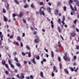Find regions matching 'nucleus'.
I'll list each match as a JSON object with an SVG mask.
<instances>
[{
	"label": "nucleus",
	"mask_w": 79,
	"mask_h": 79,
	"mask_svg": "<svg viewBox=\"0 0 79 79\" xmlns=\"http://www.w3.org/2000/svg\"><path fill=\"white\" fill-rule=\"evenodd\" d=\"M5 48L6 50H8V48L6 47H5Z\"/></svg>",
	"instance_id": "obj_60"
},
{
	"label": "nucleus",
	"mask_w": 79,
	"mask_h": 79,
	"mask_svg": "<svg viewBox=\"0 0 79 79\" xmlns=\"http://www.w3.org/2000/svg\"><path fill=\"white\" fill-rule=\"evenodd\" d=\"M33 34L34 35H36L37 34V31H34L33 32Z\"/></svg>",
	"instance_id": "obj_40"
},
{
	"label": "nucleus",
	"mask_w": 79,
	"mask_h": 79,
	"mask_svg": "<svg viewBox=\"0 0 79 79\" xmlns=\"http://www.w3.org/2000/svg\"><path fill=\"white\" fill-rule=\"evenodd\" d=\"M40 76L41 77H44L43 72H40Z\"/></svg>",
	"instance_id": "obj_18"
},
{
	"label": "nucleus",
	"mask_w": 79,
	"mask_h": 79,
	"mask_svg": "<svg viewBox=\"0 0 79 79\" xmlns=\"http://www.w3.org/2000/svg\"><path fill=\"white\" fill-rule=\"evenodd\" d=\"M28 7H29V6L27 4H26L24 6V7L25 8H28Z\"/></svg>",
	"instance_id": "obj_20"
},
{
	"label": "nucleus",
	"mask_w": 79,
	"mask_h": 79,
	"mask_svg": "<svg viewBox=\"0 0 79 79\" xmlns=\"http://www.w3.org/2000/svg\"><path fill=\"white\" fill-rule=\"evenodd\" d=\"M17 39L18 40L20 41V40H21V38L19 36H18L17 38Z\"/></svg>",
	"instance_id": "obj_32"
},
{
	"label": "nucleus",
	"mask_w": 79,
	"mask_h": 79,
	"mask_svg": "<svg viewBox=\"0 0 79 79\" xmlns=\"http://www.w3.org/2000/svg\"><path fill=\"white\" fill-rule=\"evenodd\" d=\"M8 62L9 64H10V65H11V68H14L15 67H14V65L13 64H11V61L10 60H8Z\"/></svg>",
	"instance_id": "obj_3"
},
{
	"label": "nucleus",
	"mask_w": 79,
	"mask_h": 79,
	"mask_svg": "<svg viewBox=\"0 0 79 79\" xmlns=\"http://www.w3.org/2000/svg\"><path fill=\"white\" fill-rule=\"evenodd\" d=\"M26 79H30V77L28 76L26 77Z\"/></svg>",
	"instance_id": "obj_55"
},
{
	"label": "nucleus",
	"mask_w": 79,
	"mask_h": 79,
	"mask_svg": "<svg viewBox=\"0 0 79 79\" xmlns=\"http://www.w3.org/2000/svg\"><path fill=\"white\" fill-rule=\"evenodd\" d=\"M70 8L72 10V11H74V8H73V6H72L70 5Z\"/></svg>",
	"instance_id": "obj_30"
},
{
	"label": "nucleus",
	"mask_w": 79,
	"mask_h": 79,
	"mask_svg": "<svg viewBox=\"0 0 79 79\" xmlns=\"http://www.w3.org/2000/svg\"><path fill=\"white\" fill-rule=\"evenodd\" d=\"M3 13H6V10H5V9H3Z\"/></svg>",
	"instance_id": "obj_36"
},
{
	"label": "nucleus",
	"mask_w": 79,
	"mask_h": 79,
	"mask_svg": "<svg viewBox=\"0 0 79 79\" xmlns=\"http://www.w3.org/2000/svg\"><path fill=\"white\" fill-rule=\"evenodd\" d=\"M64 71L65 73H66V74H68V75L69 74V72H68V70H67V69H64Z\"/></svg>",
	"instance_id": "obj_10"
},
{
	"label": "nucleus",
	"mask_w": 79,
	"mask_h": 79,
	"mask_svg": "<svg viewBox=\"0 0 79 79\" xmlns=\"http://www.w3.org/2000/svg\"><path fill=\"white\" fill-rule=\"evenodd\" d=\"M4 21L6 22L8 21V19L6 18V17L4 16Z\"/></svg>",
	"instance_id": "obj_14"
},
{
	"label": "nucleus",
	"mask_w": 79,
	"mask_h": 79,
	"mask_svg": "<svg viewBox=\"0 0 79 79\" xmlns=\"http://www.w3.org/2000/svg\"><path fill=\"white\" fill-rule=\"evenodd\" d=\"M58 44L59 45L58 46V47H61V44H60V42L59 41L58 42Z\"/></svg>",
	"instance_id": "obj_22"
},
{
	"label": "nucleus",
	"mask_w": 79,
	"mask_h": 79,
	"mask_svg": "<svg viewBox=\"0 0 79 79\" xmlns=\"http://www.w3.org/2000/svg\"><path fill=\"white\" fill-rule=\"evenodd\" d=\"M76 48H77V50H79V46H77L76 47Z\"/></svg>",
	"instance_id": "obj_63"
},
{
	"label": "nucleus",
	"mask_w": 79,
	"mask_h": 79,
	"mask_svg": "<svg viewBox=\"0 0 79 79\" xmlns=\"http://www.w3.org/2000/svg\"><path fill=\"white\" fill-rule=\"evenodd\" d=\"M22 55H23V56H25V55H26V53L23 52H22Z\"/></svg>",
	"instance_id": "obj_46"
},
{
	"label": "nucleus",
	"mask_w": 79,
	"mask_h": 79,
	"mask_svg": "<svg viewBox=\"0 0 79 79\" xmlns=\"http://www.w3.org/2000/svg\"><path fill=\"white\" fill-rule=\"evenodd\" d=\"M36 39L35 40V43H38L40 41V38H39V37L38 35H36L35 37Z\"/></svg>",
	"instance_id": "obj_1"
},
{
	"label": "nucleus",
	"mask_w": 79,
	"mask_h": 79,
	"mask_svg": "<svg viewBox=\"0 0 79 79\" xmlns=\"http://www.w3.org/2000/svg\"><path fill=\"white\" fill-rule=\"evenodd\" d=\"M57 29L58 31H59V32H61V28H60V27L59 26L58 27Z\"/></svg>",
	"instance_id": "obj_19"
},
{
	"label": "nucleus",
	"mask_w": 79,
	"mask_h": 79,
	"mask_svg": "<svg viewBox=\"0 0 79 79\" xmlns=\"http://www.w3.org/2000/svg\"><path fill=\"white\" fill-rule=\"evenodd\" d=\"M23 22L25 23H26V21L24 19H23Z\"/></svg>",
	"instance_id": "obj_57"
},
{
	"label": "nucleus",
	"mask_w": 79,
	"mask_h": 79,
	"mask_svg": "<svg viewBox=\"0 0 79 79\" xmlns=\"http://www.w3.org/2000/svg\"><path fill=\"white\" fill-rule=\"evenodd\" d=\"M40 5H44V3H43V2H40Z\"/></svg>",
	"instance_id": "obj_47"
},
{
	"label": "nucleus",
	"mask_w": 79,
	"mask_h": 79,
	"mask_svg": "<svg viewBox=\"0 0 79 79\" xmlns=\"http://www.w3.org/2000/svg\"><path fill=\"white\" fill-rule=\"evenodd\" d=\"M40 13L41 15H43V16H45L44 11H42V10H40Z\"/></svg>",
	"instance_id": "obj_5"
},
{
	"label": "nucleus",
	"mask_w": 79,
	"mask_h": 79,
	"mask_svg": "<svg viewBox=\"0 0 79 79\" xmlns=\"http://www.w3.org/2000/svg\"><path fill=\"white\" fill-rule=\"evenodd\" d=\"M51 56L52 58H53V57L54 56V53H53V51L51 52Z\"/></svg>",
	"instance_id": "obj_15"
},
{
	"label": "nucleus",
	"mask_w": 79,
	"mask_h": 79,
	"mask_svg": "<svg viewBox=\"0 0 79 79\" xmlns=\"http://www.w3.org/2000/svg\"><path fill=\"white\" fill-rule=\"evenodd\" d=\"M63 10L64 11H66V6H64Z\"/></svg>",
	"instance_id": "obj_23"
},
{
	"label": "nucleus",
	"mask_w": 79,
	"mask_h": 79,
	"mask_svg": "<svg viewBox=\"0 0 79 79\" xmlns=\"http://www.w3.org/2000/svg\"><path fill=\"white\" fill-rule=\"evenodd\" d=\"M72 27H73V28H74L75 27V25H73L72 26Z\"/></svg>",
	"instance_id": "obj_64"
},
{
	"label": "nucleus",
	"mask_w": 79,
	"mask_h": 79,
	"mask_svg": "<svg viewBox=\"0 0 79 79\" xmlns=\"http://www.w3.org/2000/svg\"><path fill=\"white\" fill-rule=\"evenodd\" d=\"M24 74L23 73H22L21 75V79H24Z\"/></svg>",
	"instance_id": "obj_9"
},
{
	"label": "nucleus",
	"mask_w": 79,
	"mask_h": 79,
	"mask_svg": "<svg viewBox=\"0 0 79 79\" xmlns=\"http://www.w3.org/2000/svg\"><path fill=\"white\" fill-rule=\"evenodd\" d=\"M65 20V17L63 16L62 18V21H64Z\"/></svg>",
	"instance_id": "obj_35"
},
{
	"label": "nucleus",
	"mask_w": 79,
	"mask_h": 79,
	"mask_svg": "<svg viewBox=\"0 0 79 79\" xmlns=\"http://www.w3.org/2000/svg\"><path fill=\"white\" fill-rule=\"evenodd\" d=\"M76 58H77V57L76 56H73V58L74 60H76Z\"/></svg>",
	"instance_id": "obj_51"
},
{
	"label": "nucleus",
	"mask_w": 79,
	"mask_h": 79,
	"mask_svg": "<svg viewBox=\"0 0 79 79\" xmlns=\"http://www.w3.org/2000/svg\"><path fill=\"white\" fill-rule=\"evenodd\" d=\"M64 56H63V58L65 61L67 60V58H68V56H67V53H65L64 54Z\"/></svg>",
	"instance_id": "obj_2"
},
{
	"label": "nucleus",
	"mask_w": 79,
	"mask_h": 79,
	"mask_svg": "<svg viewBox=\"0 0 79 79\" xmlns=\"http://www.w3.org/2000/svg\"><path fill=\"white\" fill-rule=\"evenodd\" d=\"M5 73H6V74L7 75H8V73H9V72H8V71H6Z\"/></svg>",
	"instance_id": "obj_44"
},
{
	"label": "nucleus",
	"mask_w": 79,
	"mask_h": 79,
	"mask_svg": "<svg viewBox=\"0 0 79 79\" xmlns=\"http://www.w3.org/2000/svg\"><path fill=\"white\" fill-rule=\"evenodd\" d=\"M36 58L37 59V60H39L40 58V57H39V56H37L36 57Z\"/></svg>",
	"instance_id": "obj_50"
},
{
	"label": "nucleus",
	"mask_w": 79,
	"mask_h": 79,
	"mask_svg": "<svg viewBox=\"0 0 79 79\" xmlns=\"http://www.w3.org/2000/svg\"><path fill=\"white\" fill-rule=\"evenodd\" d=\"M14 59H15V60L17 62V63L19 62L18 59V58H17L15 57L14 58Z\"/></svg>",
	"instance_id": "obj_21"
},
{
	"label": "nucleus",
	"mask_w": 79,
	"mask_h": 79,
	"mask_svg": "<svg viewBox=\"0 0 79 79\" xmlns=\"http://www.w3.org/2000/svg\"><path fill=\"white\" fill-rule=\"evenodd\" d=\"M6 9L7 10H8L9 9V4H7V7Z\"/></svg>",
	"instance_id": "obj_41"
},
{
	"label": "nucleus",
	"mask_w": 79,
	"mask_h": 79,
	"mask_svg": "<svg viewBox=\"0 0 79 79\" xmlns=\"http://www.w3.org/2000/svg\"><path fill=\"white\" fill-rule=\"evenodd\" d=\"M31 61H32V63H33L34 64H35V63H36L34 58H33V59H31Z\"/></svg>",
	"instance_id": "obj_8"
},
{
	"label": "nucleus",
	"mask_w": 79,
	"mask_h": 79,
	"mask_svg": "<svg viewBox=\"0 0 79 79\" xmlns=\"http://www.w3.org/2000/svg\"><path fill=\"white\" fill-rule=\"evenodd\" d=\"M58 60L59 61H61V58H60V57H58Z\"/></svg>",
	"instance_id": "obj_53"
},
{
	"label": "nucleus",
	"mask_w": 79,
	"mask_h": 79,
	"mask_svg": "<svg viewBox=\"0 0 79 79\" xmlns=\"http://www.w3.org/2000/svg\"><path fill=\"white\" fill-rule=\"evenodd\" d=\"M51 23L52 24L51 27L52 29L53 28V27H54V25H53V21H52L51 22Z\"/></svg>",
	"instance_id": "obj_11"
},
{
	"label": "nucleus",
	"mask_w": 79,
	"mask_h": 79,
	"mask_svg": "<svg viewBox=\"0 0 79 79\" xmlns=\"http://www.w3.org/2000/svg\"><path fill=\"white\" fill-rule=\"evenodd\" d=\"M54 73H53V72L52 73V77H54Z\"/></svg>",
	"instance_id": "obj_56"
},
{
	"label": "nucleus",
	"mask_w": 79,
	"mask_h": 79,
	"mask_svg": "<svg viewBox=\"0 0 79 79\" xmlns=\"http://www.w3.org/2000/svg\"><path fill=\"white\" fill-rule=\"evenodd\" d=\"M13 55H17V53L16 52H15L13 53Z\"/></svg>",
	"instance_id": "obj_59"
},
{
	"label": "nucleus",
	"mask_w": 79,
	"mask_h": 79,
	"mask_svg": "<svg viewBox=\"0 0 79 79\" xmlns=\"http://www.w3.org/2000/svg\"><path fill=\"white\" fill-rule=\"evenodd\" d=\"M22 16H23V13L21 12L20 13L19 16V17H21Z\"/></svg>",
	"instance_id": "obj_39"
},
{
	"label": "nucleus",
	"mask_w": 79,
	"mask_h": 79,
	"mask_svg": "<svg viewBox=\"0 0 79 79\" xmlns=\"http://www.w3.org/2000/svg\"><path fill=\"white\" fill-rule=\"evenodd\" d=\"M5 66L7 68V69H9V67H8V64H5Z\"/></svg>",
	"instance_id": "obj_27"
},
{
	"label": "nucleus",
	"mask_w": 79,
	"mask_h": 79,
	"mask_svg": "<svg viewBox=\"0 0 79 79\" xmlns=\"http://www.w3.org/2000/svg\"><path fill=\"white\" fill-rule=\"evenodd\" d=\"M13 35H10V39H13Z\"/></svg>",
	"instance_id": "obj_61"
},
{
	"label": "nucleus",
	"mask_w": 79,
	"mask_h": 79,
	"mask_svg": "<svg viewBox=\"0 0 79 79\" xmlns=\"http://www.w3.org/2000/svg\"><path fill=\"white\" fill-rule=\"evenodd\" d=\"M64 21H62L61 22L63 24V25H64V24H65V23H64Z\"/></svg>",
	"instance_id": "obj_54"
},
{
	"label": "nucleus",
	"mask_w": 79,
	"mask_h": 79,
	"mask_svg": "<svg viewBox=\"0 0 79 79\" xmlns=\"http://www.w3.org/2000/svg\"><path fill=\"white\" fill-rule=\"evenodd\" d=\"M70 70L72 71H74V69L73 68L71 67L70 68Z\"/></svg>",
	"instance_id": "obj_48"
},
{
	"label": "nucleus",
	"mask_w": 79,
	"mask_h": 79,
	"mask_svg": "<svg viewBox=\"0 0 79 79\" xmlns=\"http://www.w3.org/2000/svg\"><path fill=\"white\" fill-rule=\"evenodd\" d=\"M16 16V14H13V18H15V16Z\"/></svg>",
	"instance_id": "obj_45"
},
{
	"label": "nucleus",
	"mask_w": 79,
	"mask_h": 79,
	"mask_svg": "<svg viewBox=\"0 0 79 79\" xmlns=\"http://www.w3.org/2000/svg\"><path fill=\"white\" fill-rule=\"evenodd\" d=\"M73 2V1L72 0H69V5H71V3H72Z\"/></svg>",
	"instance_id": "obj_24"
},
{
	"label": "nucleus",
	"mask_w": 79,
	"mask_h": 79,
	"mask_svg": "<svg viewBox=\"0 0 79 79\" xmlns=\"http://www.w3.org/2000/svg\"><path fill=\"white\" fill-rule=\"evenodd\" d=\"M58 23L59 24H61V19H58Z\"/></svg>",
	"instance_id": "obj_26"
},
{
	"label": "nucleus",
	"mask_w": 79,
	"mask_h": 79,
	"mask_svg": "<svg viewBox=\"0 0 79 79\" xmlns=\"http://www.w3.org/2000/svg\"><path fill=\"white\" fill-rule=\"evenodd\" d=\"M20 46H21L22 47H23V43L22 42H21L20 43Z\"/></svg>",
	"instance_id": "obj_52"
},
{
	"label": "nucleus",
	"mask_w": 79,
	"mask_h": 79,
	"mask_svg": "<svg viewBox=\"0 0 79 79\" xmlns=\"http://www.w3.org/2000/svg\"><path fill=\"white\" fill-rule=\"evenodd\" d=\"M74 2L75 3H77V2H78V0H74Z\"/></svg>",
	"instance_id": "obj_49"
},
{
	"label": "nucleus",
	"mask_w": 79,
	"mask_h": 79,
	"mask_svg": "<svg viewBox=\"0 0 79 79\" xmlns=\"http://www.w3.org/2000/svg\"><path fill=\"white\" fill-rule=\"evenodd\" d=\"M55 14L56 15H57L58 14V10H56Z\"/></svg>",
	"instance_id": "obj_16"
},
{
	"label": "nucleus",
	"mask_w": 79,
	"mask_h": 79,
	"mask_svg": "<svg viewBox=\"0 0 79 79\" xmlns=\"http://www.w3.org/2000/svg\"><path fill=\"white\" fill-rule=\"evenodd\" d=\"M76 4H77V6H79V2H77V3H76Z\"/></svg>",
	"instance_id": "obj_43"
},
{
	"label": "nucleus",
	"mask_w": 79,
	"mask_h": 79,
	"mask_svg": "<svg viewBox=\"0 0 79 79\" xmlns=\"http://www.w3.org/2000/svg\"><path fill=\"white\" fill-rule=\"evenodd\" d=\"M23 1L24 3H26V0H23Z\"/></svg>",
	"instance_id": "obj_58"
},
{
	"label": "nucleus",
	"mask_w": 79,
	"mask_h": 79,
	"mask_svg": "<svg viewBox=\"0 0 79 79\" xmlns=\"http://www.w3.org/2000/svg\"><path fill=\"white\" fill-rule=\"evenodd\" d=\"M14 44H16V45H19V44H18V42H14Z\"/></svg>",
	"instance_id": "obj_37"
},
{
	"label": "nucleus",
	"mask_w": 79,
	"mask_h": 79,
	"mask_svg": "<svg viewBox=\"0 0 79 79\" xmlns=\"http://www.w3.org/2000/svg\"><path fill=\"white\" fill-rule=\"evenodd\" d=\"M31 78L32 79H34V76H33L32 75H31L30 77V78Z\"/></svg>",
	"instance_id": "obj_38"
},
{
	"label": "nucleus",
	"mask_w": 79,
	"mask_h": 79,
	"mask_svg": "<svg viewBox=\"0 0 79 79\" xmlns=\"http://www.w3.org/2000/svg\"><path fill=\"white\" fill-rule=\"evenodd\" d=\"M60 69H61L62 68V65H61V63H60L59 64Z\"/></svg>",
	"instance_id": "obj_33"
},
{
	"label": "nucleus",
	"mask_w": 79,
	"mask_h": 79,
	"mask_svg": "<svg viewBox=\"0 0 79 79\" xmlns=\"http://www.w3.org/2000/svg\"><path fill=\"white\" fill-rule=\"evenodd\" d=\"M53 69L54 71H55L56 73H57L58 72V71L57 70V69L56 67L55 66H54L53 67Z\"/></svg>",
	"instance_id": "obj_4"
},
{
	"label": "nucleus",
	"mask_w": 79,
	"mask_h": 79,
	"mask_svg": "<svg viewBox=\"0 0 79 79\" xmlns=\"http://www.w3.org/2000/svg\"><path fill=\"white\" fill-rule=\"evenodd\" d=\"M57 5L58 6H61V3L60 2H57Z\"/></svg>",
	"instance_id": "obj_13"
},
{
	"label": "nucleus",
	"mask_w": 79,
	"mask_h": 79,
	"mask_svg": "<svg viewBox=\"0 0 79 79\" xmlns=\"http://www.w3.org/2000/svg\"><path fill=\"white\" fill-rule=\"evenodd\" d=\"M67 60L68 61H69V60H70V58H69V57H68L67 58Z\"/></svg>",
	"instance_id": "obj_62"
},
{
	"label": "nucleus",
	"mask_w": 79,
	"mask_h": 79,
	"mask_svg": "<svg viewBox=\"0 0 79 79\" xmlns=\"http://www.w3.org/2000/svg\"><path fill=\"white\" fill-rule=\"evenodd\" d=\"M14 2H15L16 4H19V2L18 0H15Z\"/></svg>",
	"instance_id": "obj_25"
},
{
	"label": "nucleus",
	"mask_w": 79,
	"mask_h": 79,
	"mask_svg": "<svg viewBox=\"0 0 79 79\" xmlns=\"http://www.w3.org/2000/svg\"><path fill=\"white\" fill-rule=\"evenodd\" d=\"M31 8H35V6H34V4H31Z\"/></svg>",
	"instance_id": "obj_28"
},
{
	"label": "nucleus",
	"mask_w": 79,
	"mask_h": 79,
	"mask_svg": "<svg viewBox=\"0 0 79 79\" xmlns=\"http://www.w3.org/2000/svg\"><path fill=\"white\" fill-rule=\"evenodd\" d=\"M2 64L3 65H5L6 64L5 63H6V62H5V60H2Z\"/></svg>",
	"instance_id": "obj_17"
},
{
	"label": "nucleus",
	"mask_w": 79,
	"mask_h": 79,
	"mask_svg": "<svg viewBox=\"0 0 79 79\" xmlns=\"http://www.w3.org/2000/svg\"><path fill=\"white\" fill-rule=\"evenodd\" d=\"M3 35H0V37H1V40H0L2 41V40H3Z\"/></svg>",
	"instance_id": "obj_31"
},
{
	"label": "nucleus",
	"mask_w": 79,
	"mask_h": 79,
	"mask_svg": "<svg viewBox=\"0 0 79 79\" xmlns=\"http://www.w3.org/2000/svg\"><path fill=\"white\" fill-rule=\"evenodd\" d=\"M74 8L75 9V11H77V8H76V6H75Z\"/></svg>",
	"instance_id": "obj_42"
},
{
	"label": "nucleus",
	"mask_w": 79,
	"mask_h": 79,
	"mask_svg": "<svg viewBox=\"0 0 79 79\" xmlns=\"http://www.w3.org/2000/svg\"><path fill=\"white\" fill-rule=\"evenodd\" d=\"M70 34L72 37H74L75 35H76V33L74 32L71 33Z\"/></svg>",
	"instance_id": "obj_7"
},
{
	"label": "nucleus",
	"mask_w": 79,
	"mask_h": 79,
	"mask_svg": "<svg viewBox=\"0 0 79 79\" xmlns=\"http://www.w3.org/2000/svg\"><path fill=\"white\" fill-rule=\"evenodd\" d=\"M28 54V57H31V52H29Z\"/></svg>",
	"instance_id": "obj_34"
},
{
	"label": "nucleus",
	"mask_w": 79,
	"mask_h": 79,
	"mask_svg": "<svg viewBox=\"0 0 79 79\" xmlns=\"http://www.w3.org/2000/svg\"><path fill=\"white\" fill-rule=\"evenodd\" d=\"M26 48H27V50H30L31 48H30V47H29V46H26Z\"/></svg>",
	"instance_id": "obj_29"
},
{
	"label": "nucleus",
	"mask_w": 79,
	"mask_h": 79,
	"mask_svg": "<svg viewBox=\"0 0 79 79\" xmlns=\"http://www.w3.org/2000/svg\"><path fill=\"white\" fill-rule=\"evenodd\" d=\"M47 10L48 12H49V13H50L51 14V10H52V9L50 7H48L47 8Z\"/></svg>",
	"instance_id": "obj_6"
},
{
	"label": "nucleus",
	"mask_w": 79,
	"mask_h": 79,
	"mask_svg": "<svg viewBox=\"0 0 79 79\" xmlns=\"http://www.w3.org/2000/svg\"><path fill=\"white\" fill-rule=\"evenodd\" d=\"M16 64L17 66H18V67H20L21 66V64H20V63H19L17 62L16 63Z\"/></svg>",
	"instance_id": "obj_12"
}]
</instances>
